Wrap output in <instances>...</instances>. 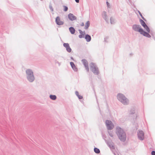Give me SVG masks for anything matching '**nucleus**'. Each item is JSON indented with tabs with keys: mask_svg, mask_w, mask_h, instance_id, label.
Returning a JSON list of instances; mask_svg holds the SVG:
<instances>
[{
	"mask_svg": "<svg viewBox=\"0 0 155 155\" xmlns=\"http://www.w3.org/2000/svg\"><path fill=\"white\" fill-rule=\"evenodd\" d=\"M132 28L134 31H138L143 36L148 38L150 37V35L148 33L144 31L139 25H133Z\"/></svg>",
	"mask_w": 155,
	"mask_h": 155,
	"instance_id": "nucleus-1",
	"label": "nucleus"
},
{
	"mask_svg": "<svg viewBox=\"0 0 155 155\" xmlns=\"http://www.w3.org/2000/svg\"><path fill=\"white\" fill-rule=\"evenodd\" d=\"M116 133L120 139L123 141H124L126 139V134L123 130L119 127L116 128Z\"/></svg>",
	"mask_w": 155,
	"mask_h": 155,
	"instance_id": "nucleus-2",
	"label": "nucleus"
},
{
	"mask_svg": "<svg viewBox=\"0 0 155 155\" xmlns=\"http://www.w3.org/2000/svg\"><path fill=\"white\" fill-rule=\"evenodd\" d=\"M117 99L123 103L125 104L128 102V100L123 94H118L117 95Z\"/></svg>",
	"mask_w": 155,
	"mask_h": 155,
	"instance_id": "nucleus-3",
	"label": "nucleus"
},
{
	"mask_svg": "<svg viewBox=\"0 0 155 155\" xmlns=\"http://www.w3.org/2000/svg\"><path fill=\"white\" fill-rule=\"evenodd\" d=\"M89 65L91 70L94 74H99L98 69L95 64L92 62Z\"/></svg>",
	"mask_w": 155,
	"mask_h": 155,
	"instance_id": "nucleus-4",
	"label": "nucleus"
},
{
	"mask_svg": "<svg viewBox=\"0 0 155 155\" xmlns=\"http://www.w3.org/2000/svg\"><path fill=\"white\" fill-rule=\"evenodd\" d=\"M105 123L108 129L111 130L114 128V125L111 121L106 120Z\"/></svg>",
	"mask_w": 155,
	"mask_h": 155,
	"instance_id": "nucleus-5",
	"label": "nucleus"
},
{
	"mask_svg": "<svg viewBox=\"0 0 155 155\" xmlns=\"http://www.w3.org/2000/svg\"><path fill=\"white\" fill-rule=\"evenodd\" d=\"M140 21L142 25L144 28L145 29H146V31L147 32H150L149 28L146 25L144 21L142 19H140Z\"/></svg>",
	"mask_w": 155,
	"mask_h": 155,
	"instance_id": "nucleus-6",
	"label": "nucleus"
},
{
	"mask_svg": "<svg viewBox=\"0 0 155 155\" xmlns=\"http://www.w3.org/2000/svg\"><path fill=\"white\" fill-rule=\"evenodd\" d=\"M82 61L86 69L87 72H88L89 71V68L87 61L85 59H83L82 60Z\"/></svg>",
	"mask_w": 155,
	"mask_h": 155,
	"instance_id": "nucleus-7",
	"label": "nucleus"
},
{
	"mask_svg": "<svg viewBox=\"0 0 155 155\" xmlns=\"http://www.w3.org/2000/svg\"><path fill=\"white\" fill-rule=\"evenodd\" d=\"M55 21L57 24L58 25H62L64 23V22L61 20L60 17L58 16L56 18Z\"/></svg>",
	"mask_w": 155,
	"mask_h": 155,
	"instance_id": "nucleus-8",
	"label": "nucleus"
},
{
	"mask_svg": "<svg viewBox=\"0 0 155 155\" xmlns=\"http://www.w3.org/2000/svg\"><path fill=\"white\" fill-rule=\"evenodd\" d=\"M138 136L140 140H143L144 138V135L142 131H139L138 133Z\"/></svg>",
	"mask_w": 155,
	"mask_h": 155,
	"instance_id": "nucleus-9",
	"label": "nucleus"
},
{
	"mask_svg": "<svg viewBox=\"0 0 155 155\" xmlns=\"http://www.w3.org/2000/svg\"><path fill=\"white\" fill-rule=\"evenodd\" d=\"M63 46L66 48V50L68 52H70L71 51V49L70 47L68 44L64 43L63 44Z\"/></svg>",
	"mask_w": 155,
	"mask_h": 155,
	"instance_id": "nucleus-10",
	"label": "nucleus"
},
{
	"mask_svg": "<svg viewBox=\"0 0 155 155\" xmlns=\"http://www.w3.org/2000/svg\"><path fill=\"white\" fill-rule=\"evenodd\" d=\"M68 18L71 21L75 20L76 19V17L73 14L70 13L68 15Z\"/></svg>",
	"mask_w": 155,
	"mask_h": 155,
	"instance_id": "nucleus-11",
	"label": "nucleus"
},
{
	"mask_svg": "<svg viewBox=\"0 0 155 155\" xmlns=\"http://www.w3.org/2000/svg\"><path fill=\"white\" fill-rule=\"evenodd\" d=\"M28 79L30 81H33L34 79V78L33 75L28 76Z\"/></svg>",
	"mask_w": 155,
	"mask_h": 155,
	"instance_id": "nucleus-12",
	"label": "nucleus"
},
{
	"mask_svg": "<svg viewBox=\"0 0 155 155\" xmlns=\"http://www.w3.org/2000/svg\"><path fill=\"white\" fill-rule=\"evenodd\" d=\"M26 73L28 76L33 75V73L32 71L29 69L27 70L26 71Z\"/></svg>",
	"mask_w": 155,
	"mask_h": 155,
	"instance_id": "nucleus-13",
	"label": "nucleus"
},
{
	"mask_svg": "<svg viewBox=\"0 0 155 155\" xmlns=\"http://www.w3.org/2000/svg\"><path fill=\"white\" fill-rule=\"evenodd\" d=\"M85 38L87 41L89 42L91 41V38L90 36L88 35H87L85 36Z\"/></svg>",
	"mask_w": 155,
	"mask_h": 155,
	"instance_id": "nucleus-14",
	"label": "nucleus"
},
{
	"mask_svg": "<svg viewBox=\"0 0 155 155\" xmlns=\"http://www.w3.org/2000/svg\"><path fill=\"white\" fill-rule=\"evenodd\" d=\"M80 33V35H79V37L80 38H81L84 37V35H85V33L83 32L81 30H79Z\"/></svg>",
	"mask_w": 155,
	"mask_h": 155,
	"instance_id": "nucleus-15",
	"label": "nucleus"
},
{
	"mask_svg": "<svg viewBox=\"0 0 155 155\" xmlns=\"http://www.w3.org/2000/svg\"><path fill=\"white\" fill-rule=\"evenodd\" d=\"M70 63L73 69L75 71H77V68L74 63L73 62H71Z\"/></svg>",
	"mask_w": 155,
	"mask_h": 155,
	"instance_id": "nucleus-16",
	"label": "nucleus"
},
{
	"mask_svg": "<svg viewBox=\"0 0 155 155\" xmlns=\"http://www.w3.org/2000/svg\"><path fill=\"white\" fill-rule=\"evenodd\" d=\"M69 30L72 34H74V33L75 30L73 27H71L69 28Z\"/></svg>",
	"mask_w": 155,
	"mask_h": 155,
	"instance_id": "nucleus-17",
	"label": "nucleus"
},
{
	"mask_svg": "<svg viewBox=\"0 0 155 155\" xmlns=\"http://www.w3.org/2000/svg\"><path fill=\"white\" fill-rule=\"evenodd\" d=\"M50 97L51 99L53 100H55L56 99V97L55 95H50Z\"/></svg>",
	"mask_w": 155,
	"mask_h": 155,
	"instance_id": "nucleus-18",
	"label": "nucleus"
},
{
	"mask_svg": "<svg viewBox=\"0 0 155 155\" xmlns=\"http://www.w3.org/2000/svg\"><path fill=\"white\" fill-rule=\"evenodd\" d=\"M90 25V22L89 21H87L86 24L85 26V29H87L88 27H89Z\"/></svg>",
	"mask_w": 155,
	"mask_h": 155,
	"instance_id": "nucleus-19",
	"label": "nucleus"
},
{
	"mask_svg": "<svg viewBox=\"0 0 155 155\" xmlns=\"http://www.w3.org/2000/svg\"><path fill=\"white\" fill-rule=\"evenodd\" d=\"M107 13L105 12H103L102 13V16L104 18L106 19L107 17Z\"/></svg>",
	"mask_w": 155,
	"mask_h": 155,
	"instance_id": "nucleus-20",
	"label": "nucleus"
},
{
	"mask_svg": "<svg viewBox=\"0 0 155 155\" xmlns=\"http://www.w3.org/2000/svg\"><path fill=\"white\" fill-rule=\"evenodd\" d=\"M94 150L95 152L97 153H99L100 152L99 150L97 148H95Z\"/></svg>",
	"mask_w": 155,
	"mask_h": 155,
	"instance_id": "nucleus-21",
	"label": "nucleus"
},
{
	"mask_svg": "<svg viewBox=\"0 0 155 155\" xmlns=\"http://www.w3.org/2000/svg\"><path fill=\"white\" fill-rule=\"evenodd\" d=\"M64 8V11H67L68 10V8L65 6H63Z\"/></svg>",
	"mask_w": 155,
	"mask_h": 155,
	"instance_id": "nucleus-22",
	"label": "nucleus"
},
{
	"mask_svg": "<svg viewBox=\"0 0 155 155\" xmlns=\"http://www.w3.org/2000/svg\"><path fill=\"white\" fill-rule=\"evenodd\" d=\"M110 22L111 24L113 23V22H114V19H113V18H110Z\"/></svg>",
	"mask_w": 155,
	"mask_h": 155,
	"instance_id": "nucleus-23",
	"label": "nucleus"
},
{
	"mask_svg": "<svg viewBox=\"0 0 155 155\" xmlns=\"http://www.w3.org/2000/svg\"><path fill=\"white\" fill-rule=\"evenodd\" d=\"M152 155H155V151H153L151 152Z\"/></svg>",
	"mask_w": 155,
	"mask_h": 155,
	"instance_id": "nucleus-24",
	"label": "nucleus"
},
{
	"mask_svg": "<svg viewBox=\"0 0 155 155\" xmlns=\"http://www.w3.org/2000/svg\"><path fill=\"white\" fill-rule=\"evenodd\" d=\"M78 97L79 99H82L83 98L82 96L81 95H79Z\"/></svg>",
	"mask_w": 155,
	"mask_h": 155,
	"instance_id": "nucleus-25",
	"label": "nucleus"
},
{
	"mask_svg": "<svg viewBox=\"0 0 155 155\" xmlns=\"http://www.w3.org/2000/svg\"><path fill=\"white\" fill-rule=\"evenodd\" d=\"M139 14H140V16H141V17L143 19H144V18L142 16V15L141 14V13H140L139 11Z\"/></svg>",
	"mask_w": 155,
	"mask_h": 155,
	"instance_id": "nucleus-26",
	"label": "nucleus"
},
{
	"mask_svg": "<svg viewBox=\"0 0 155 155\" xmlns=\"http://www.w3.org/2000/svg\"><path fill=\"white\" fill-rule=\"evenodd\" d=\"M75 94H76L78 96L79 95V92L78 91H76L75 92Z\"/></svg>",
	"mask_w": 155,
	"mask_h": 155,
	"instance_id": "nucleus-27",
	"label": "nucleus"
},
{
	"mask_svg": "<svg viewBox=\"0 0 155 155\" xmlns=\"http://www.w3.org/2000/svg\"><path fill=\"white\" fill-rule=\"evenodd\" d=\"M76 2L77 3H79V0H75Z\"/></svg>",
	"mask_w": 155,
	"mask_h": 155,
	"instance_id": "nucleus-28",
	"label": "nucleus"
},
{
	"mask_svg": "<svg viewBox=\"0 0 155 155\" xmlns=\"http://www.w3.org/2000/svg\"><path fill=\"white\" fill-rule=\"evenodd\" d=\"M107 6L108 7H109V3L108 2H107Z\"/></svg>",
	"mask_w": 155,
	"mask_h": 155,
	"instance_id": "nucleus-29",
	"label": "nucleus"
},
{
	"mask_svg": "<svg viewBox=\"0 0 155 155\" xmlns=\"http://www.w3.org/2000/svg\"><path fill=\"white\" fill-rule=\"evenodd\" d=\"M81 26H83L84 25V24L83 23H82L81 24Z\"/></svg>",
	"mask_w": 155,
	"mask_h": 155,
	"instance_id": "nucleus-30",
	"label": "nucleus"
}]
</instances>
